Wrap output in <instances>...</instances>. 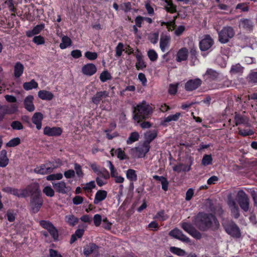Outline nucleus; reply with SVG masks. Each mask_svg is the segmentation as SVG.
I'll use <instances>...</instances> for the list:
<instances>
[{"instance_id":"4","label":"nucleus","mask_w":257,"mask_h":257,"mask_svg":"<svg viewBox=\"0 0 257 257\" xmlns=\"http://www.w3.org/2000/svg\"><path fill=\"white\" fill-rule=\"evenodd\" d=\"M235 34V31L231 26H224L218 31V41L221 44H226L232 39Z\"/></svg>"},{"instance_id":"60","label":"nucleus","mask_w":257,"mask_h":257,"mask_svg":"<svg viewBox=\"0 0 257 257\" xmlns=\"http://www.w3.org/2000/svg\"><path fill=\"white\" fill-rule=\"evenodd\" d=\"M236 9H239L243 12H247L249 11L248 6L244 3L238 4L235 7Z\"/></svg>"},{"instance_id":"15","label":"nucleus","mask_w":257,"mask_h":257,"mask_svg":"<svg viewBox=\"0 0 257 257\" xmlns=\"http://www.w3.org/2000/svg\"><path fill=\"white\" fill-rule=\"evenodd\" d=\"M169 235L173 237L179 239L184 242H190V238L186 236L184 234H183L181 230L177 228L170 231L169 232Z\"/></svg>"},{"instance_id":"13","label":"nucleus","mask_w":257,"mask_h":257,"mask_svg":"<svg viewBox=\"0 0 257 257\" xmlns=\"http://www.w3.org/2000/svg\"><path fill=\"white\" fill-rule=\"evenodd\" d=\"M62 132V128L57 126H46L43 130L44 135L48 137H59L61 135Z\"/></svg>"},{"instance_id":"55","label":"nucleus","mask_w":257,"mask_h":257,"mask_svg":"<svg viewBox=\"0 0 257 257\" xmlns=\"http://www.w3.org/2000/svg\"><path fill=\"white\" fill-rule=\"evenodd\" d=\"M170 251L172 253L180 256H184L186 254V252L184 250L176 247H171L170 248Z\"/></svg>"},{"instance_id":"40","label":"nucleus","mask_w":257,"mask_h":257,"mask_svg":"<svg viewBox=\"0 0 257 257\" xmlns=\"http://www.w3.org/2000/svg\"><path fill=\"white\" fill-rule=\"evenodd\" d=\"M212 161L213 158L211 155L205 154L202 158L201 164L204 166H208L212 164Z\"/></svg>"},{"instance_id":"12","label":"nucleus","mask_w":257,"mask_h":257,"mask_svg":"<svg viewBox=\"0 0 257 257\" xmlns=\"http://www.w3.org/2000/svg\"><path fill=\"white\" fill-rule=\"evenodd\" d=\"M99 247L93 243H90L84 247L83 253L86 257L92 255L97 257L99 254Z\"/></svg>"},{"instance_id":"7","label":"nucleus","mask_w":257,"mask_h":257,"mask_svg":"<svg viewBox=\"0 0 257 257\" xmlns=\"http://www.w3.org/2000/svg\"><path fill=\"white\" fill-rule=\"evenodd\" d=\"M181 227L185 231L188 233L194 238L197 239H200L201 238V233L190 223L183 222L181 224Z\"/></svg>"},{"instance_id":"35","label":"nucleus","mask_w":257,"mask_h":257,"mask_svg":"<svg viewBox=\"0 0 257 257\" xmlns=\"http://www.w3.org/2000/svg\"><path fill=\"white\" fill-rule=\"evenodd\" d=\"M23 86L25 90H30L33 88H37L38 84L34 79H32L29 82L24 83Z\"/></svg>"},{"instance_id":"24","label":"nucleus","mask_w":257,"mask_h":257,"mask_svg":"<svg viewBox=\"0 0 257 257\" xmlns=\"http://www.w3.org/2000/svg\"><path fill=\"white\" fill-rule=\"evenodd\" d=\"M157 131L154 130L152 131H148L145 134V140L144 143L148 146H150L151 143L157 138Z\"/></svg>"},{"instance_id":"62","label":"nucleus","mask_w":257,"mask_h":257,"mask_svg":"<svg viewBox=\"0 0 257 257\" xmlns=\"http://www.w3.org/2000/svg\"><path fill=\"white\" fill-rule=\"evenodd\" d=\"M49 232L54 238V240H56L58 238V232L57 229L53 225L48 230Z\"/></svg>"},{"instance_id":"44","label":"nucleus","mask_w":257,"mask_h":257,"mask_svg":"<svg viewBox=\"0 0 257 257\" xmlns=\"http://www.w3.org/2000/svg\"><path fill=\"white\" fill-rule=\"evenodd\" d=\"M21 144V140L19 138L17 137L11 139L6 144L7 147H15Z\"/></svg>"},{"instance_id":"27","label":"nucleus","mask_w":257,"mask_h":257,"mask_svg":"<svg viewBox=\"0 0 257 257\" xmlns=\"http://www.w3.org/2000/svg\"><path fill=\"white\" fill-rule=\"evenodd\" d=\"M171 37L169 35H165L161 37L160 41V47L163 52H165L167 47L170 45Z\"/></svg>"},{"instance_id":"14","label":"nucleus","mask_w":257,"mask_h":257,"mask_svg":"<svg viewBox=\"0 0 257 257\" xmlns=\"http://www.w3.org/2000/svg\"><path fill=\"white\" fill-rule=\"evenodd\" d=\"M52 185L57 192L62 194H67L71 190L70 187L67 186L64 181L52 182Z\"/></svg>"},{"instance_id":"32","label":"nucleus","mask_w":257,"mask_h":257,"mask_svg":"<svg viewBox=\"0 0 257 257\" xmlns=\"http://www.w3.org/2000/svg\"><path fill=\"white\" fill-rule=\"evenodd\" d=\"M107 193L105 190H99L97 191L95 195L94 203L97 204L99 202L104 200L107 196Z\"/></svg>"},{"instance_id":"22","label":"nucleus","mask_w":257,"mask_h":257,"mask_svg":"<svg viewBox=\"0 0 257 257\" xmlns=\"http://www.w3.org/2000/svg\"><path fill=\"white\" fill-rule=\"evenodd\" d=\"M181 116V113L180 112H176L174 114H171L168 115L167 117L164 118V120L161 122V125L164 126H168V123L174 121H178L180 117Z\"/></svg>"},{"instance_id":"20","label":"nucleus","mask_w":257,"mask_h":257,"mask_svg":"<svg viewBox=\"0 0 257 257\" xmlns=\"http://www.w3.org/2000/svg\"><path fill=\"white\" fill-rule=\"evenodd\" d=\"M45 25L44 23L37 25L32 30L26 31V35L28 37H32L34 35L39 34L45 28Z\"/></svg>"},{"instance_id":"48","label":"nucleus","mask_w":257,"mask_h":257,"mask_svg":"<svg viewBox=\"0 0 257 257\" xmlns=\"http://www.w3.org/2000/svg\"><path fill=\"white\" fill-rule=\"evenodd\" d=\"M63 178V175L61 173H57L49 175L46 177V179L48 181L59 180Z\"/></svg>"},{"instance_id":"18","label":"nucleus","mask_w":257,"mask_h":257,"mask_svg":"<svg viewBox=\"0 0 257 257\" xmlns=\"http://www.w3.org/2000/svg\"><path fill=\"white\" fill-rule=\"evenodd\" d=\"M43 118V114L40 112H35L32 117V121L36 125L38 130H41L42 127V121Z\"/></svg>"},{"instance_id":"58","label":"nucleus","mask_w":257,"mask_h":257,"mask_svg":"<svg viewBox=\"0 0 257 257\" xmlns=\"http://www.w3.org/2000/svg\"><path fill=\"white\" fill-rule=\"evenodd\" d=\"M206 74L209 76V78L212 80H216L217 79L219 75L216 71L211 69L207 70Z\"/></svg>"},{"instance_id":"10","label":"nucleus","mask_w":257,"mask_h":257,"mask_svg":"<svg viewBox=\"0 0 257 257\" xmlns=\"http://www.w3.org/2000/svg\"><path fill=\"white\" fill-rule=\"evenodd\" d=\"M214 43V40L210 35H205L204 38L199 42V48L201 51H207L212 47Z\"/></svg>"},{"instance_id":"26","label":"nucleus","mask_w":257,"mask_h":257,"mask_svg":"<svg viewBox=\"0 0 257 257\" xmlns=\"http://www.w3.org/2000/svg\"><path fill=\"white\" fill-rule=\"evenodd\" d=\"M126 178L132 183L130 184V187L132 186L134 187V182H136L138 180V175L137 174V172L136 170L132 169H128L126 171Z\"/></svg>"},{"instance_id":"8","label":"nucleus","mask_w":257,"mask_h":257,"mask_svg":"<svg viewBox=\"0 0 257 257\" xmlns=\"http://www.w3.org/2000/svg\"><path fill=\"white\" fill-rule=\"evenodd\" d=\"M236 199L241 209H248L249 198L244 191H239L237 193Z\"/></svg>"},{"instance_id":"64","label":"nucleus","mask_w":257,"mask_h":257,"mask_svg":"<svg viewBox=\"0 0 257 257\" xmlns=\"http://www.w3.org/2000/svg\"><path fill=\"white\" fill-rule=\"evenodd\" d=\"M85 56L90 60H94L97 58V54L96 52L87 51L85 53Z\"/></svg>"},{"instance_id":"41","label":"nucleus","mask_w":257,"mask_h":257,"mask_svg":"<svg viewBox=\"0 0 257 257\" xmlns=\"http://www.w3.org/2000/svg\"><path fill=\"white\" fill-rule=\"evenodd\" d=\"M65 221L70 226H74L78 222V219L73 215H68L65 216Z\"/></svg>"},{"instance_id":"57","label":"nucleus","mask_w":257,"mask_h":257,"mask_svg":"<svg viewBox=\"0 0 257 257\" xmlns=\"http://www.w3.org/2000/svg\"><path fill=\"white\" fill-rule=\"evenodd\" d=\"M139 58H138V60H137V62L136 63V67L138 70H142L146 67L145 62L143 60V59Z\"/></svg>"},{"instance_id":"63","label":"nucleus","mask_w":257,"mask_h":257,"mask_svg":"<svg viewBox=\"0 0 257 257\" xmlns=\"http://www.w3.org/2000/svg\"><path fill=\"white\" fill-rule=\"evenodd\" d=\"M74 169L78 177H82L84 175L80 165L77 163L74 164Z\"/></svg>"},{"instance_id":"33","label":"nucleus","mask_w":257,"mask_h":257,"mask_svg":"<svg viewBox=\"0 0 257 257\" xmlns=\"http://www.w3.org/2000/svg\"><path fill=\"white\" fill-rule=\"evenodd\" d=\"M9 162V160L7 157V152L6 150H2L0 152V167H6Z\"/></svg>"},{"instance_id":"29","label":"nucleus","mask_w":257,"mask_h":257,"mask_svg":"<svg viewBox=\"0 0 257 257\" xmlns=\"http://www.w3.org/2000/svg\"><path fill=\"white\" fill-rule=\"evenodd\" d=\"M38 95L41 99L47 101L51 100L54 97V95L51 92L45 90H40Z\"/></svg>"},{"instance_id":"59","label":"nucleus","mask_w":257,"mask_h":257,"mask_svg":"<svg viewBox=\"0 0 257 257\" xmlns=\"http://www.w3.org/2000/svg\"><path fill=\"white\" fill-rule=\"evenodd\" d=\"M178 84H170L169 86L168 93L170 95H175L178 91Z\"/></svg>"},{"instance_id":"47","label":"nucleus","mask_w":257,"mask_h":257,"mask_svg":"<svg viewBox=\"0 0 257 257\" xmlns=\"http://www.w3.org/2000/svg\"><path fill=\"white\" fill-rule=\"evenodd\" d=\"M11 126L14 130H21L24 128L22 122L19 120L13 121L11 123Z\"/></svg>"},{"instance_id":"11","label":"nucleus","mask_w":257,"mask_h":257,"mask_svg":"<svg viewBox=\"0 0 257 257\" xmlns=\"http://www.w3.org/2000/svg\"><path fill=\"white\" fill-rule=\"evenodd\" d=\"M202 83V80L199 78L191 79L185 83L184 88L187 91H192L199 88Z\"/></svg>"},{"instance_id":"3","label":"nucleus","mask_w":257,"mask_h":257,"mask_svg":"<svg viewBox=\"0 0 257 257\" xmlns=\"http://www.w3.org/2000/svg\"><path fill=\"white\" fill-rule=\"evenodd\" d=\"M153 112L152 107L145 101L133 107V119L140 122L143 120L149 118Z\"/></svg>"},{"instance_id":"21","label":"nucleus","mask_w":257,"mask_h":257,"mask_svg":"<svg viewBox=\"0 0 257 257\" xmlns=\"http://www.w3.org/2000/svg\"><path fill=\"white\" fill-rule=\"evenodd\" d=\"M108 96V92L106 91H97L92 98V102L98 105L103 98Z\"/></svg>"},{"instance_id":"52","label":"nucleus","mask_w":257,"mask_h":257,"mask_svg":"<svg viewBox=\"0 0 257 257\" xmlns=\"http://www.w3.org/2000/svg\"><path fill=\"white\" fill-rule=\"evenodd\" d=\"M95 186L94 181H91L85 184V186L83 187V190L86 192H89L92 189L94 188Z\"/></svg>"},{"instance_id":"49","label":"nucleus","mask_w":257,"mask_h":257,"mask_svg":"<svg viewBox=\"0 0 257 257\" xmlns=\"http://www.w3.org/2000/svg\"><path fill=\"white\" fill-rule=\"evenodd\" d=\"M249 82L251 83H257V71H251L247 76Z\"/></svg>"},{"instance_id":"42","label":"nucleus","mask_w":257,"mask_h":257,"mask_svg":"<svg viewBox=\"0 0 257 257\" xmlns=\"http://www.w3.org/2000/svg\"><path fill=\"white\" fill-rule=\"evenodd\" d=\"M227 204L232 209H239L235 200L232 197L231 194L227 195Z\"/></svg>"},{"instance_id":"46","label":"nucleus","mask_w":257,"mask_h":257,"mask_svg":"<svg viewBox=\"0 0 257 257\" xmlns=\"http://www.w3.org/2000/svg\"><path fill=\"white\" fill-rule=\"evenodd\" d=\"M43 192L49 197H52L55 195L54 190L49 186L45 187L43 189Z\"/></svg>"},{"instance_id":"31","label":"nucleus","mask_w":257,"mask_h":257,"mask_svg":"<svg viewBox=\"0 0 257 257\" xmlns=\"http://www.w3.org/2000/svg\"><path fill=\"white\" fill-rule=\"evenodd\" d=\"M166 5L164 7L165 10L168 13L174 14L177 12V6L173 3L172 0H164Z\"/></svg>"},{"instance_id":"51","label":"nucleus","mask_w":257,"mask_h":257,"mask_svg":"<svg viewBox=\"0 0 257 257\" xmlns=\"http://www.w3.org/2000/svg\"><path fill=\"white\" fill-rule=\"evenodd\" d=\"M242 71L243 67L239 63L232 65L230 69V72L234 74L242 73Z\"/></svg>"},{"instance_id":"39","label":"nucleus","mask_w":257,"mask_h":257,"mask_svg":"<svg viewBox=\"0 0 257 257\" xmlns=\"http://www.w3.org/2000/svg\"><path fill=\"white\" fill-rule=\"evenodd\" d=\"M140 138L139 134L137 132L131 133L129 137L126 140V143L128 145L133 144V143L139 140Z\"/></svg>"},{"instance_id":"37","label":"nucleus","mask_w":257,"mask_h":257,"mask_svg":"<svg viewBox=\"0 0 257 257\" xmlns=\"http://www.w3.org/2000/svg\"><path fill=\"white\" fill-rule=\"evenodd\" d=\"M112 78L111 74L107 70L103 71L99 76L100 80L102 83L111 80Z\"/></svg>"},{"instance_id":"25","label":"nucleus","mask_w":257,"mask_h":257,"mask_svg":"<svg viewBox=\"0 0 257 257\" xmlns=\"http://www.w3.org/2000/svg\"><path fill=\"white\" fill-rule=\"evenodd\" d=\"M239 25L246 31H252L254 26L253 23L250 19H242L239 21Z\"/></svg>"},{"instance_id":"5","label":"nucleus","mask_w":257,"mask_h":257,"mask_svg":"<svg viewBox=\"0 0 257 257\" xmlns=\"http://www.w3.org/2000/svg\"><path fill=\"white\" fill-rule=\"evenodd\" d=\"M222 226L227 234L234 238H239L241 236L240 230L239 227L232 220H224Z\"/></svg>"},{"instance_id":"16","label":"nucleus","mask_w":257,"mask_h":257,"mask_svg":"<svg viewBox=\"0 0 257 257\" xmlns=\"http://www.w3.org/2000/svg\"><path fill=\"white\" fill-rule=\"evenodd\" d=\"M97 71L96 66L92 63H87L82 67V72L84 75L91 76Z\"/></svg>"},{"instance_id":"17","label":"nucleus","mask_w":257,"mask_h":257,"mask_svg":"<svg viewBox=\"0 0 257 257\" xmlns=\"http://www.w3.org/2000/svg\"><path fill=\"white\" fill-rule=\"evenodd\" d=\"M34 97L33 95H29L26 97L24 100V106L25 108L29 112H32L35 110V107L33 103Z\"/></svg>"},{"instance_id":"38","label":"nucleus","mask_w":257,"mask_h":257,"mask_svg":"<svg viewBox=\"0 0 257 257\" xmlns=\"http://www.w3.org/2000/svg\"><path fill=\"white\" fill-rule=\"evenodd\" d=\"M234 121L236 126L242 124H244L247 122V120L244 116L237 113L235 114Z\"/></svg>"},{"instance_id":"1","label":"nucleus","mask_w":257,"mask_h":257,"mask_svg":"<svg viewBox=\"0 0 257 257\" xmlns=\"http://www.w3.org/2000/svg\"><path fill=\"white\" fill-rule=\"evenodd\" d=\"M193 223L196 227L201 231H206L219 226V222L216 216L212 213L200 212L195 216Z\"/></svg>"},{"instance_id":"2","label":"nucleus","mask_w":257,"mask_h":257,"mask_svg":"<svg viewBox=\"0 0 257 257\" xmlns=\"http://www.w3.org/2000/svg\"><path fill=\"white\" fill-rule=\"evenodd\" d=\"M28 197H30V205L33 209H41L43 204L42 194L38 183L30 184Z\"/></svg>"},{"instance_id":"43","label":"nucleus","mask_w":257,"mask_h":257,"mask_svg":"<svg viewBox=\"0 0 257 257\" xmlns=\"http://www.w3.org/2000/svg\"><path fill=\"white\" fill-rule=\"evenodd\" d=\"M115 154L117 157L120 160L128 159V157L125 154L124 151H122L120 148L117 149L115 151Z\"/></svg>"},{"instance_id":"9","label":"nucleus","mask_w":257,"mask_h":257,"mask_svg":"<svg viewBox=\"0 0 257 257\" xmlns=\"http://www.w3.org/2000/svg\"><path fill=\"white\" fill-rule=\"evenodd\" d=\"M151 146L143 143L141 146L135 147L131 149L132 153L135 154L138 158H144L146 155L149 152Z\"/></svg>"},{"instance_id":"45","label":"nucleus","mask_w":257,"mask_h":257,"mask_svg":"<svg viewBox=\"0 0 257 257\" xmlns=\"http://www.w3.org/2000/svg\"><path fill=\"white\" fill-rule=\"evenodd\" d=\"M18 106L16 104H13L10 106L6 105V114H14L18 111Z\"/></svg>"},{"instance_id":"34","label":"nucleus","mask_w":257,"mask_h":257,"mask_svg":"<svg viewBox=\"0 0 257 257\" xmlns=\"http://www.w3.org/2000/svg\"><path fill=\"white\" fill-rule=\"evenodd\" d=\"M84 232V230L83 229H77L75 233L71 235L70 243L72 244L74 242L77 238H81L83 235Z\"/></svg>"},{"instance_id":"19","label":"nucleus","mask_w":257,"mask_h":257,"mask_svg":"<svg viewBox=\"0 0 257 257\" xmlns=\"http://www.w3.org/2000/svg\"><path fill=\"white\" fill-rule=\"evenodd\" d=\"M30 188V185H28L25 188L23 189H18L13 188L12 190V194L19 197V198H27L28 197V191Z\"/></svg>"},{"instance_id":"61","label":"nucleus","mask_w":257,"mask_h":257,"mask_svg":"<svg viewBox=\"0 0 257 257\" xmlns=\"http://www.w3.org/2000/svg\"><path fill=\"white\" fill-rule=\"evenodd\" d=\"M123 44L122 43H119L115 48V56L120 57L122 55L123 50Z\"/></svg>"},{"instance_id":"56","label":"nucleus","mask_w":257,"mask_h":257,"mask_svg":"<svg viewBox=\"0 0 257 257\" xmlns=\"http://www.w3.org/2000/svg\"><path fill=\"white\" fill-rule=\"evenodd\" d=\"M33 42L37 45H43L45 43V39L41 35L36 36L33 39Z\"/></svg>"},{"instance_id":"6","label":"nucleus","mask_w":257,"mask_h":257,"mask_svg":"<svg viewBox=\"0 0 257 257\" xmlns=\"http://www.w3.org/2000/svg\"><path fill=\"white\" fill-rule=\"evenodd\" d=\"M57 167L54 166L52 163L49 162L48 163L41 164L37 166L34 170L35 173L39 174L44 175L52 173L54 169Z\"/></svg>"},{"instance_id":"23","label":"nucleus","mask_w":257,"mask_h":257,"mask_svg":"<svg viewBox=\"0 0 257 257\" xmlns=\"http://www.w3.org/2000/svg\"><path fill=\"white\" fill-rule=\"evenodd\" d=\"M188 57V50L186 47L179 50L177 54L176 60L178 62L186 61Z\"/></svg>"},{"instance_id":"28","label":"nucleus","mask_w":257,"mask_h":257,"mask_svg":"<svg viewBox=\"0 0 257 257\" xmlns=\"http://www.w3.org/2000/svg\"><path fill=\"white\" fill-rule=\"evenodd\" d=\"M14 76L15 78H18L22 75L24 70V66L20 62H17L14 65Z\"/></svg>"},{"instance_id":"50","label":"nucleus","mask_w":257,"mask_h":257,"mask_svg":"<svg viewBox=\"0 0 257 257\" xmlns=\"http://www.w3.org/2000/svg\"><path fill=\"white\" fill-rule=\"evenodd\" d=\"M148 56L150 60L152 62L156 61L158 57L157 52L153 49L149 50L148 51Z\"/></svg>"},{"instance_id":"53","label":"nucleus","mask_w":257,"mask_h":257,"mask_svg":"<svg viewBox=\"0 0 257 257\" xmlns=\"http://www.w3.org/2000/svg\"><path fill=\"white\" fill-rule=\"evenodd\" d=\"M190 58L191 61H196L197 59L198 52L197 51V47L193 46L190 49Z\"/></svg>"},{"instance_id":"54","label":"nucleus","mask_w":257,"mask_h":257,"mask_svg":"<svg viewBox=\"0 0 257 257\" xmlns=\"http://www.w3.org/2000/svg\"><path fill=\"white\" fill-rule=\"evenodd\" d=\"M5 4L8 6L10 11L14 13L17 12V9L14 6V0H6Z\"/></svg>"},{"instance_id":"30","label":"nucleus","mask_w":257,"mask_h":257,"mask_svg":"<svg viewBox=\"0 0 257 257\" xmlns=\"http://www.w3.org/2000/svg\"><path fill=\"white\" fill-rule=\"evenodd\" d=\"M153 178L155 180L161 181L162 189L164 191H167L168 190L169 181L166 177L163 176H159L158 175H154L153 176Z\"/></svg>"},{"instance_id":"36","label":"nucleus","mask_w":257,"mask_h":257,"mask_svg":"<svg viewBox=\"0 0 257 257\" xmlns=\"http://www.w3.org/2000/svg\"><path fill=\"white\" fill-rule=\"evenodd\" d=\"M71 39L67 36H64L62 38V42L60 44L59 46L61 49H64L71 46Z\"/></svg>"}]
</instances>
